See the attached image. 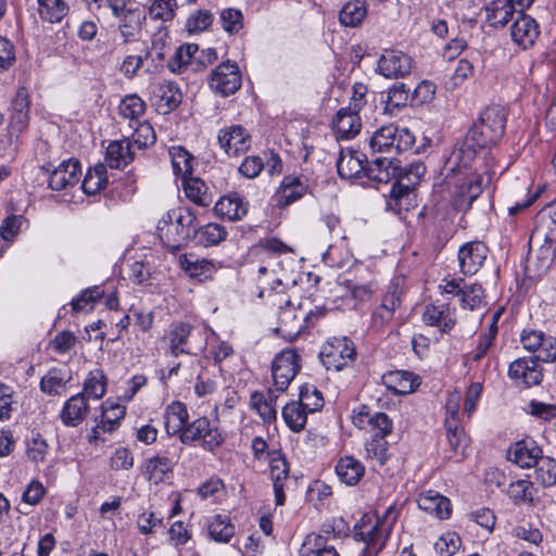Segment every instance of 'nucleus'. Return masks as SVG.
Returning <instances> with one entry per match:
<instances>
[{"instance_id": "obj_1", "label": "nucleus", "mask_w": 556, "mask_h": 556, "mask_svg": "<svg viewBox=\"0 0 556 556\" xmlns=\"http://www.w3.org/2000/svg\"><path fill=\"white\" fill-rule=\"evenodd\" d=\"M506 116V110L502 105L488 106L456 151L457 156L465 155L467 161H472L478 150L495 144L504 135Z\"/></svg>"}, {"instance_id": "obj_2", "label": "nucleus", "mask_w": 556, "mask_h": 556, "mask_svg": "<svg viewBox=\"0 0 556 556\" xmlns=\"http://www.w3.org/2000/svg\"><path fill=\"white\" fill-rule=\"evenodd\" d=\"M195 223L194 214L185 207L168 211L157 225L161 241L172 251L186 245Z\"/></svg>"}, {"instance_id": "obj_3", "label": "nucleus", "mask_w": 556, "mask_h": 556, "mask_svg": "<svg viewBox=\"0 0 556 556\" xmlns=\"http://www.w3.org/2000/svg\"><path fill=\"white\" fill-rule=\"evenodd\" d=\"M455 163L458 168H452L453 176L452 182L455 186L454 190V204L457 208H468L472 202L482 192V178L475 172L469 169L471 161H467L465 155L457 156L454 153Z\"/></svg>"}, {"instance_id": "obj_4", "label": "nucleus", "mask_w": 556, "mask_h": 556, "mask_svg": "<svg viewBox=\"0 0 556 556\" xmlns=\"http://www.w3.org/2000/svg\"><path fill=\"white\" fill-rule=\"evenodd\" d=\"M391 526L376 515H365L356 531V538L365 546L359 556H377L386 545L390 534Z\"/></svg>"}, {"instance_id": "obj_5", "label": "nucleus", "mask_w": 556, "mask_h": 556, "mask_svg": "<svg viewBox=\"0 0 556 556\" xmlns=\"http://www.w3.org/2000/svg\"><path fill=\"white\" fill-rule=\"evenodd\" d=\"M226 440V433L218 426L212 425L207 417H199L188 424L180 435L184 444L200 442L205 451L213 452Z\"/></svg>"}, {"instance_id": "obj_6", "label": "nucleus", "mask_w": 556, "mask_h": 556, "mask_svg": "<svg viewBox=\"0 0 556 556\" xmlns=\"http://www.w3.org/2000/svg\"><path fill=\"white\" fill-rule=\"evenodd\" d=\"M415 143V136L407 128H399L393 124L384 125L377 129L369 140V147L374 152H388L394 150L403 152Z\"/></svg>"}, {"instance_id": "obj_7", "label": "nucleus", "mask_w": 556, "mask_h": 556, "mask_svg": "<svg viewBox=\"0 0 556 556\" xmlns=\"http://www.w3.org/2000/svg\"><path fill=\"white\" fill-rule=\"evenodd\" d=\"M425 172L426 167L420 162L413 163L404 168L399 166L397 175L394 177L397 179V184L392 188L391 200L388 202V206L400 213L403 208L402 201L419 184Z\"/></svg>"}, {"instance_id": "obj_8", "label": "nucleus", "mask_w": 556, "mask_h": 556, "mask_svg": "<svg viewBox=\"0 0 556 556\" xmlns=\"http://www.w3.org/2000/svg\"><path fill=\"white\" fill-rule=\"evenodd\" d=\"M355 355V346L350 339L332 338L324 344L320 359L328 370L339 371L353 364Z\"/></svg>"}, {"instance_id": "obj_9", "label": "nucleus", "mask_w": 556, "mask_h": 556, "mask_svg": "<svg viewBox=\"0 0 556 556\" xmlns=\"http://www.w3.org/2000/svg\"><path fill=\"white\" fill-rule=\"evenodd\" d=\"M318 312H305L301 307H294L289 302L279 312V326L277 332L288 340L295 339L306 327L307 323L317 315Z\"/></svg>"}, {"instance_id": "obj_10", "label": "nucleus", "mask_w": 556, "mask_h": 556, "mask_svg": "<svg viewBox=\"0 0 556 556\" xmlns=\"http://www.w3.org/2000/svg\"><path fill=\"white\" fill-rule=\"evenodd\" d=\"M520 342L525 350L534 354V361L553 363L556 361V338L540 330H523Z\"/></svg>"}, {"instance_id": "obj_11", "label": "nucleus", "mask_w": 556, "mask_h": 556, "mask_svg": "<svg viewBox=\"0 0 556 556\" xmlns=\"http://www.w3.org/2000/svg\"><path fill=\"white\" fill-rule=\"evenodd\" d=\"M300 357L294 350L281 351L273 361L271 376L275 390L283 392L300 370Z\"/></svg>"}, {"instance_id": "obj_12", "label": "nucleus", "mask_w": 556, "mask_h": 556, "mask_svg": "<svg viewBox=\"0 0 556 556\" xmlns=\"http://www.w3.org/2000/svg\"><path fill=\"white\" fill-rule=\"evenodd\" d=\"M210 86L223 96L235 93L241 86V74L236 63L224 62L212 74Z\"/></svg>"}, {"instance_id": "obj_13", "label": "nucleus", "mask_w": 556, "mask_h": 556, "mask_svg": "<svg viewBox=\"0 0 556 556\" xmlns=\"http://www.w3.org/2000/svg\"><path fill=\"white\" fill-rule=\"evenodd\" d=\"M218 143L226 154L238 156L249 150L251 137L241 125H231L219 130Z\"/></svg>"}, {"instance_id": "obj_14", "label": "nucleus", "mask_w": 556, "mask_h": 556, "mask_svg": "<svg viewBox=\"0 0 556 556\" xmlns=\"http://www.w3.org/2000/svg\"><path fill=\"white\" fill-rule=\"evenodd\" d=\"M357 108L352 109V104L340 109L332 118L331 128L340 140H349L359 134L362 121Z\"/></svg>"}, {"instance_id": "obj_15", "label": "nucleus", "mask_w": 556, "mask_h": 556, "mask_svg": "<svg viewBox=\"0 0 556 556\" xmlns=\"http://www.w3.org/2000/svg\"><path fill=\"white\" fill-rule=\"evenodd\" d=\"M378 68L388 78H399L412 72L413 60L402 51L388 50L380 56Z\"/></svg>"}, {"instance_id": "obj_16", "label": "nucleus", "mask_w": 556, "mask_h": 556, "mask_svg": "<svg viewBox=\"0 0 556 556\" xmlns=\"http://www.w3.org/2000/svg\"><path fill=\"white\" fill-rule=\"evenodd\" d=\"M540 35V27L536 21L530 15L517 12L510 27L513 41L522 49L532 47Z\"/></svg>"}, {"instance_id": "obj_17", "label": "nucleus", "mask_w": 556, "mask_h": 556, "mask_svg": "<svg viewBox=\"0 0 556 556\" xmlns=\"http://www.w3.org/2000/svg\"><path fill=\"white\" fill-rule=\"evenodd\" d=\"M488 248L480 241L467 242L458 251V263L464 275L476 274L484 263Z\"/></svg>"}, {"instance_id": "obj_18", "label": "nucleus", "mask_w": 556, "mask_h": 556, "mask_svg": "<svg viewBox=\"0 0 556 556\" xmlns=\"http://www.w3.org/2000/svg\"><path fill=\"white\" fill-rule=\"evenodd\" d=\"M80 174L81 168L77 160L70 159L63 161L50 173L49 187L58 191L73 187L79 181Z\"/></svg>"}, {"instance_id": "obj_19", "label": "nucleus", "mask_w": 556, "mask_h": 556, "mask_svg": "<svg viewBox=\"0 0 556 556\" xmlns=\"http://www.w3.org/2000/svg\"><path fill=\"white\" fill-rule=\"evenodd\" d=\"M180 268L193 279L203 282L213 279L218 266L208 258H200L194 254H182L178 258Z\"/></svg>"}, {"instance_id": "obj_20", "label": "nucleus", "mask_w": 556, "mask_h": 556, "mask_svg": "<svg viewBox=\"0 0 556 556\" xmlns=\"http://www.w3.org/2000/svg\"><path fill=\"white\" fill-rule=\"evenodd\" d=\"M151 101L156 111L167 114L181 102V92L173 81H163L154 86Z\"/></svg>"}, {"instance_id": "obj_21", "label": "nucleus", "mask_w": 556, "mask_h": 556, "mask_svg": "<svg viewBox=\"0 0 556 556\" xmlns=\"http://www.w3.org/2000/svg\"><path fill=\"white\" fill-rule=\"evenodd\" d=\"M308 191L306 182L296 176H286L275 193V202L278 207H287L299 201Z\"/></svg>"}, {"instance_id": "obj_22", "label": "nucleus", "mask_w": 556, "mask_h": 556, "mask_svg": "<svg viewBox=\"0 0 556 556\" xmlns=\"http://www.w3.org/2000/svg\"><path fill=\"white\" fill-rule=\"evenodd\" d=\"M269 471L273 481L275 503L277 506L285 504V481L289 478V466L283 456L271 452L269 456Z\"/></svg>"}, {"instance_id": "obj_23", "label": "nucleus", "mask_w": 556, "mask_h": 556, "mask_svg": "<svg viewBox=\"0 0 556 556\" xmlns=\"http://www.w3.org/2000/svg\"><path fill=\"white\" fill-rule=\"evenodd\" d=\"M511 379L519 380L527 387L538 386L542 378V369L533 358H518L514 361L508 370Z\"/></svg>"}, {"instance_id": "obj_24", "label": "nucleus", "mask_w": 556, "mask_h": 556, "mask_svg": "<svg viewBox=\"0 0 556 556\" xmlns=\"http://www.w3.org/2000/svg\"><path fill=\"white\" fill-rule=\"evenodd\" d=\"M366 156L359 151L341 150L337 168L338 174L343 179H354L366 173Z\"/></svg>"}, {"instance_id": "obj_25", "label": "nucleus", "mask_w": 556, "mask_h": 556, "mask_svg": "<svg viewBox=\"0 0 556 556\" xmlns=\"http://www.w3.org/2000/svg\"><path fill=\"white\" fill-rule=\"evenodd\" d=\"M417 503L420 509L439 519H446L451 516L452 505L450 500L437 491L427 490L421 492Z\"/></svg>"}, {"instance_id": "obj_26", "label": "nucleus", "mask_w": 556, "mask_h": 556, "mask_svg": "<svg viewBox=\"0 0 556 556\" xmlns=\"http://www.w3.org/2000/svg\"><path fill=\"white\" fill-rule=\"evenodd\" d=\"M174 462L172 458L154 455L146 459L142 465V475L153 484H159L170 479Z\"/></svg>"}, {"instance_id": "obj_27", "label": "nucleus", "mask_w": 556, "mask_h": 556, "mask_svg": "<svg viewBox=\"0 0 556 556\" xmlns=\"http://www.w3.org/2000/svg\"><path fill=\"white\" fill-rule=\"evenodd\" d=\"M353 422L358 428H364L367 424L374 432V437L386 438L392 431V421L384 413H375L369 415L366 407H362L354 416Z\"/></svg>"}, {"instance_id": "obj_28", "label": "nucleus", "mask_w": 556, "mask_h": 556, "mask_svg": "<svg viewBox=\"0 0 556 556\" xmlns=\"http://www.w3.org/2000/svg\"><path fill=\"white\" fill-rule=\"evenodd\" d=\"M282 270L281 262L277 257H269L262 261L257 267L256 277L261 286L260 296H263L267 290H275L281 286L282 281L279 273Z\"/></svg>"}, {"instance_id": "obj_29", "label": "nucleus", "mask_w": 556, "mask_h": 556, "mask_svg": "<svg viewBox=\"0 0 556 556\" xmlns=\"http://www.w3.org/2000/svg\"><path fill=\"white\" fill-rule=\"evenodd\" d=\"M382 383L395 394H409L419 386V378L405 370H392L382 376Z\"/></svg>"}, {"instance_id": "obj_30", "label": "nucleus", "mask_w": 556, "mask_h": 556, "mask_svg": "<svg viewBox=\"0 0 556 556\" xmlns=\"http://www.w3.org/2000/svg\"><path fill=\"white\" fill-rule=\"evenodd\" d=\"M214 211L217 216L228 220H239L248 213V202L239 194L230 193L222 197L215 204Z\"/></svg>"}, {"instance_id": "obj_31", "label": "nucleus", "mask_w": 556, "mask_h": 556, "mask_svg": "<svg viewBox=\"0 0 556 556\" xmlns=\"http://www.w3.org/2000/svg\"><path fill=\"white\" fill-rule=\"evenodd\" d=\"M89 405L85 393H78L70 397L61 412V420L67 427L79 425L87 416Z\"/></svg>"}, {"instance_id": "obj_32", "label": "nucleus", "mask_w": 556, "mask_h": 556, "mask_svg": "<svg viewBox=\"0 0 556 556\" xmlns=\"http://www.w3.org/2000/svg\"><path fill=\"white\" fill-rule=\"evenodd\" d=\"M541 457L542 450L531 440L517 442L509 454V459L521 468L534 466Z\"/></svg>"}, {"instance_id": "obj_33", "label": "nucleus", "mask_w": 556, "mask_h": 556, "mask_svg": "<svg viewBox=\"0 0 556 556\" xmlns=\"http://www.w3.org/2000/svg\"><path fill=\"white\" fill-rule=\"evenodd\" d=\"M189 414L187 407L181 402L169 404L164 414V427L169 435L179 433V437L188 426Z\"/></svg>"}, {"instance_id": "obj_34", "label": "nucleus", "mask_w": 556, "mask_h": 556, "mask_svg": "<svg viewBox=\"0 0 556 556\" xmlns=\"http://www.w3.org/2000/svg\"><path fill=\"white\" fill-rule=\"evenodd\" d=\"M105 160L112 168H121L128 165L134 160L129 138L111 142L106 148Z\"/></svg>"}, {"instance_id": "obj_35", "label": "nucleus", "mask_w": 556, "mask_h": 556, "mask_svg": "<svg viewBox=\"0 0 556 556\" xmlns=\"http://www.w3.org/2000/svg\"><path fill=\"white\" fill-rule=\"evenodd\" d=\"M486 21L493 27H503L518 11L509 0H493L486 8Z\"/></svg>"}, {"instance_id": "obj_36", "label": "nucleus", "mask_w": 556, "mask_h": 556, "mask_svg": "<svg viewBox=\"0 0 556 556\" xmlns=\"http://www.w3.org/2000/svg\"><path fill=\"white\" fill-rule=\"evenodd\" d=\"M336 472L342 482L348 485H354L363 477L365 468L358 459L352 456H344L339 459Z\"/></svg>"}, {"instance_id": "obj_37", "label": "nucleus", "mask_w": 556, "mask_h": 556, "mask_svg": "<svg viewBox=\"0 0 556 556\" xmlns=\"http://www.w3.org/2000/svg\"><path fill=\"white\" fill-rule=\"evenodd\" d=\"M181 179L185 194L190 201L200 206L210 205L211 197L207 193L205 184L201 179L193 178L190 175Z\"/></svg>"}, {"instance_id": "obj_38", "label": "nucleus", "mask_w": 556, "mask_h": 556, "mask_svg": "<svg viewBox=\"0 0 556 556\" xmlns=\"http://www.w3.org/2000/svg\"><path fill=\"white\" fill-rule=\"evenodd\" d=\"M191 326L186 323L174 325L170 328L167 334L170 355L177 357L180 354L189 353L185 349V346L188 343V339L191 334Z\"/></svg>"}, {"instance_id": "obj_39", "label": "nucleus", "mask_w": 556, "mask_h": 556, "mask_svg": "<svg viewBox=\"0 0 556 556\" xmlns=\"http://www.w3.org/2000/svg\"><path fill=\"white\" fill-rule=\"evenodd\" d=\"M226 237V229L216 223H208L194 231L197 243L205 248L219 244Z\"/></svg>"}, {"instance_id": "obj_40", "label": "nucleus", "mask_w": 556, "mask_h": 556, "mask_svg": "<svg viewBox=\"0 0 556 556\" xmlns=\"http://www.w3.org/2000/svg\"><path fill=\"white\" fill-rule=\"evenodd\" d=\"M277 395L274 394V390L269 389L267 392V396L262 393H253L251 395V406L254 408L261 418L265 422H270L276 419V402Z\"/></svg>"}, {"instance_id": "obj_41", "label": "nucleus", "mask_w": 556, "mask_h": 556, "mask_svg": "<svg viewBox=\"0 0 556 556\" xmlns=\"http://www.w3.org/2000/svg\"><path fill=\"white\" fill-rule=\"evenodd\" d=\"M208 534L218 543H228L235 534V526L225 515H215L208 522Z\"/></svg>"}, {"instance_id": "obj_42", "label": "nucleus", "mask_w": 556, "mask_h": 556, "mask_svg": "<svg viewBox=\"0 0 556 556\" xmlns=\"http://www.w3.org/2000/svg\"><path fill=\"white\" fill-rule=\"evenodd\" d=\"M38 12L41 20L48 23H60L68 13V5L64 0H38Z\"/></svg>"}, {"instance_id": "obj_43", "label": "nucleus", "mask_w": 556, "mask_h": 556, "mask_svg": "<svg viewBox=\"0 0 556 556\" xmlns=\"http://www.w3.org/2000/svg\"><path fill=\"white\" fill-rule=\"evenodd\" d=\"M367 9L362 1H351L343 5L340 11L339 20L343 26L357 27L366 17Z\"/></svg>"}, {"instance_id": "obj_44", "label": "nucleus", "mask_w": 556, "mask_h": 556, "mask_svg": "<svg viewBox=\"0 0 556 556\" xmlns=\"http://www.w3.org/2000/svg\"><path fill=\"white\" fill-rule=\"evenodd\" d=\"M309 413L300 402H291L282 408V417L287 426L294 432H300L306 425V414Z\"/></svg>"}, {"instance_id": "obj_45", "label": "nucleus", "mask_w": 556, "mask_h": 556, "mask_svg": "<svg viewBox=\"0 0 556 556\" xmlns=\"http://www.w3.org/2000/svg\"><path fill=\"white\" fill-rule=\"evenodd\" d=\"M446 439L451 451L448 457L456 462L464 459L468 454L469 439L459 426L451 431L446 430Z\"/></svg>"}, {"instance_id": "obj_46", "label": "nucleus", "mask_w": 556, "mask_h": 556, "mask_svg": "<svg viewBox=\"0 0 556 556\" xmlns=\"http://www.w3.org/2000/svg\"><path fill=\"white\" fill-rule=\"evenodd\" d=\"M106 184V168L104 165L98 164L87 172L83 180L81 188L87 194H96L104 189Z\"/></svg>"}, {"instance_id": "obj_47", "label": "nucleus", "mask_w": 556, "mask_h": 556, "mask_svg": "<svg viewBox=\"0 0 556 556\" xmlns=\"http://www.w3.org/2000/svg\"><path fill=\"white\" fill-rule=\"evenodd\" d=\"M399 164L388 159H376L368 167L366 175L378 181H389L397 175Z\"/></svg>"}, {"instance_id": "obj_48", "label": "nucleus", "mask_w": 556, "mask_h": 556, "mask_svg": "<svg viewBox=\"0 0 556 556\" xmlns=\"http://www.w3.org/2000/svg\"><path fill=\"white\" fill-rule=\"evenodd\" d=\"M173 170L176 176L185 178L192 173V155L182 147H172L168 150Z\"/></svg>"}, {"instance_id": "obj_49", "label": "nucleus", "mask_w": 556, "mask_h": 556, "mask_svg": "<svg viewBox=\"0 0 556 556\" xmlns=\"http://www.w3.org/2000/svg\"><path fill=\"white\" fill-rule=\"evenodd\" d=\"M125 416V407L114 403L104 402L102 404L101 428L103 432H113Z\"/></svg>"}, {"instance_id": "obj_50", "label": "nucleus", "mask_w": 556, "mask_h": 556, "mask_svg": "<svg viewBox=\"0 0 556 556\" xmlns=\"http://www.w3.org/2000/svg\"><path fill=\"white\" fill-rule=\"evenodd\" d=\"M255 252L262 261H265L269 257H277L278 255L292 252V249L278 238L271 237L260 240L255 247Z\"/></svg>"}, {"instance_id": "obj_51", "label": "nucleus", "mask_w": 556, "mask_h": 556, "mask_svg": "<svg viewBox=\"0 0 556 556\" xmlns=\"http://www.w3.org/2000/svg\"><path fill=\"white\" fill-rule=\"evenodd\" d=\"M534 236L543 239L549 249L556 248V212L554 214H542L538 222Z\"/></svg>"}, {"instance_id": "obj_52", "label": "nucleus", "mask_w": 556, "mask_h": 556, "mask_svg": "<svg viewBox=\"0 0 556 556\" xmlns=\"http://www.w3.org/2000/svg\"><path fill=\"white\" fill-rule=\"evenodd\" d=\"M534 479L542 486H552L556 483V460L552 457H541L534 465Z\"/></svg>"}, {"instance_id": "obj_53", "label": "nucleus", "mask_w": 556, "mask_h": 556, "mask_svg": "<svg viewBox=\"0 0 556 556\" xmlns=\"http://www.w3.org/2000/svg\"><path fill=\"white\" fill-rule=\"evenodd\" d=\"M424 321L429 326L438 327L441 331H447L454 326V320L442 307L429 305L424 313Z\"/></svg>"}, {"instance_id": "obj_54", "label": "nucleus", "mask_w": 556, "mask_h": 556, "mask_svg": "<svg viewBox=\"0 0 556 556\" xmlns=\"http://www.w3.org/2000/svg\"><path fill=\"white\" fill-rule=\"evenodd\" d=\"M143 16L140 10H127L126 13L123 14L121 20V34L126 39L135 37L141 29Z\"/></svg>"}, {"instance_id": "obj_55", "label": "nucleus", "mask_w": 556, "mask_h": 556, "mask_svg": "<svg viewBox=\"0 0 556 556\" xmlns=\"http://www.w3.org/2000/svg\"><path fill=\"white\" fill-rule=\"evenodd\" d=\"M106 390L105 376L101 370H94L89 374V377L84 383L85 399H101Z\"/></svg>"}, {"instance_id": "obj_56", "label": "nucleus", "mask_w": 556, "mask_h": 556, "mask_svg": "<svg viewBox=\"0 0 556 556\" xmlns=\"http://www.w3.org/2000/svg\"><path fill=\"white\" fill-rule=\"evenodd\" d=\"M118 111L123 117L137 122L146 111V102L137 94H129L121 101Z\"/></svg>"}, {"instance_id": "obj_57", "label": "nucleus", "mask_w": 556, "mask_h": 556, "mask_svg": "<svg viewBox=\"0 0 556 556\" xmlns=\"http://www.w3.org/2000/svg\"><path fill=\"white\" fill-rule=\"evenodd\" d=\"M462 401V394L459 391H452L447 394L445 403V429L451 431L459 426V405Z\"/></svg>"}, {"instance_id": "obj_58", "label": "nucleus", "mask_w": 556, "mask_h": 556, "mask_svg": "<svg viewBox=\"0 0 556 556\" xmlns=\"http://www.w3.org/2000/svg\"><path fill=\"white\" fill-rule=\"evenodd\" d=\"M131 146L135 144L138 149L147 148L151 146L156 140V135L153 127L147 123H137V126L134 128V132L131 138H129Z\"/></svg>"}, {"instance_id": "obj_59", "label": "nucleus", "mask_w": 556, "mask_h": 556, "mask_svg": "<svg viewBox=\"0 0 556 556\" xmlns=\"http://www.w3.org/2000/svg\"><path fill=\"white\" fill-rule=\"evenodd\" d=\"M404 282L405 279L403 277L393 278L382 300L381 305H386L393 314L395 309L401 305Z\"/></svg>"}, {"instance_id": "obj_60", "label": "nucleus", "mask_w": 556, "mask_h": 556, "mask_svg": "<svg viewBox=\"0 0 556 556\" xmlns=\"http://www.w3.org/2000/svg\"><path fill=\"white\" fill-rule=\"evenodd\" d=\"M218 381L216 375H210L208 371L202 370L194 383V393L198 397H206L216 392Z\"/></svg>"}, {"instance_id": "obj_61", "label": "nucleus", "mask_w": 556, "mask_h": 556, "mask_svg": "<svg viewBox=\"0 0 556 556\" xmlns=\"http://www.w3.org/2000/svg\"><path fill=\"white\" fill-rule=\"evenodd\" d=\"M460 545L462 541L457 533L445 532L434 543V549L441 556H452L459 549Z\"/></svg>"}, {"instance_id": "obj_62", "label": "nucleus", "mask_w": 556, "mask_h": 556, "mask_svg": "<svg viewBox=\"0 0 556 556\" xmlns=\"http://www.w3.org/2000/svg\"><path fill=\"white\" fill-rule=\"evenodd\" d=\"M65 379L59 369H51L41 378L40 388L45 393L59 394L65 388Z\"/></svg>"}, {"instance_id": "obj_63", "label": "nucleus", "mask_w": 556, "mask_h": 556, "mask_svg": "<svg viewBox=\"0 0 556 556\" xmlns=\"http://www.w3.org/2000/svg\"><path fill=\"white\" fill-rule=\"evenodd\" d=\"M103 295V292L99 287H92L84 290L77 298L73 299L71 302L72 309L75 312H80L89 306V308L93 307V304L99 301Z\"/></svg>"}, {"instance_id": "obj_64", "label": "nucleus", "mask_w": 556, "mask_h": 556, "mask_svg": "<svg viewBox=\"0 0 556 556\" xmlns=\"http://www.w3.org/2000/svg\"><path fill=\"white\" fill-rule=\"evenodd\" d=\"M309 413L320 409L324 405L321 392L314 386H306L301 389L299 401Z\"/></svg>"}]
</instances>
